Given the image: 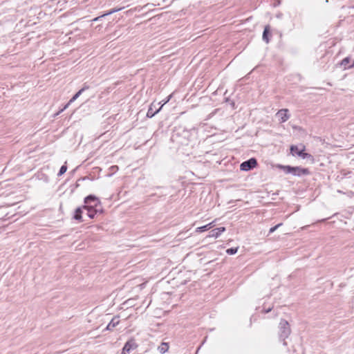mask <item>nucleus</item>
<instances>
[{
	"mask_svg": "<svg viewBox=\"0 0 354 354\" xmlns=\"http://www.w3.org/2000/svg\"><path fill=\"white\" fill-rule=\"evenodd\" d=\"M269 32H270V27L269 26H266L264 28V30H263V39L266 42V43H268L269 42V39H268V34H269Z\"/></svg>",
	"mask_w": 354,
	"mask_h": 354,
	"instance_id": "obj_15",
	"label": "nucleus"
},
{
	"mask_svg": "<svg viewBox=\"0 0 354 354\" xmlns=\"http://www.w3.org/2000/svg\"><path fill=\"white\" fill-rule=\"evenodd\" d=\"M121 9L122 8H113V9L110 10L109 11H108L107 12H106V15L107 16V15L113 14V13H115L116 12L120 11Z\"/></svg>",
	"mask_w": 354,
	"mask_h": 354,
	"instance_id": "obj_23",
	"label": "nucleus"
},
{
	"mask_svg": "<svg viewBox=\"0 0 354 354\" xmlns=\"http://www.w3.org/2000/svg\"><path fill=\"white\" fill-rule=\"evenodd\" d=\"M214 226L213 223H209L204 226L196 228V232H202L211 229Z\"/></svg>",
	"mask_w": 354,
	"mask_h": 354,
	"instance_id": "obj_13",
	"label": "nucleus"
},
{
	"mask_svg": "<svg viewBox=\"0 0 354 354\" xmlns=\"http://www.w3.org/2000/svg\"><path fill=\"white\" fill-rule=\"evenodd\" d=\"M350 58L349 57H345L344 59H342V62H341V65L343 66L344 67V68H347V65L349 64L350 62Z\"/></svg>",
	"mask_w": 354,
	"mask_h": 354,
	"instance_id": "obj_19",
	"label": "nucleus"
},
{
	"mask_svg": "<svg viewBox=\"0 0 354 354\" xmlns=\"http://www.w3.org/2000/svg\"><path fill=\"white\" fill-rule=\"evenodd\" d=\"M283 225L282 223H279L277 225H276L275 226L271 227L269 230V233L271 234V233H273L277 229H278L280 226H281Z\"/></svg>",
	"mask_w": 354,
	"mask_h": 354,
	"instance_id": "obj_22",
	"label": "nucleus"
},
{
	"mask_svg": "<svg viewBox=\"0 0 354 354\" xmlns=\"http://www.w3.org/2000/svg\"><path fill=\"white\" fill-rule=\"evenodd\" d=\"M102 209H97V213H102Z\"/></svg>",
	"mask_w": 354,
	"mask_h": 354,
	"instance_id": "obj_27",
	"label": "nucleus"
},
{
	"mask_svg": "<svg viewBox=\"0 0 354 354\" xmlns=\"http://www.w3.org/2000/svg\"><path fill=\"white\" fill-rule=\"evenodd\" d=\"M353 66H354V61H353V64L352 65H351V66H348V68H351V67H353Z\"/></svg>",
	"mask_w": 354,
	"mask_h": 354,
	"instance_id": "obj_28",
	"label": "nucleus"
},
{
	"mask_svg": "<svg viewBox=\"0 0 354 354\" xmlns=\"http://www.w3.org/2000/svg\"><path fill=\"white\" fill-rule=\"evenodd\" d=\"M310 171L306 168H301L299 167H293L292 174L297 176H301L309 174Z\"/></svg>",
	"mask_w": 354,
	"mask_h": 354,
	"instance_id": "obj_7",
	"label": "nucleus"
},
{
	"mask_svg": "<svg viewBox=\"0 0 354 354\" xmlns=\"http://www.w3.org/2000/svg\"><path fill=\"white\" fill-rule=\"evenodd\" d=\"M237 251H238L237 248H230L226 250V252L228 254L232 255V254H236L237 252Z\"/></svg>",
	"mask_w": 354,
	"mask_h": 354,
	"instance_id": "obj_18",
	"label": "nucleus"
},
{
	"mask_svg": "<svg viewBox=\"0 0 354 354\" xmlns=\"http://www.w3.org/2000/svg\"><path fill=\"white\" fill-rule=\"evenodd\" d=\"M279 167L286 174H292L293 167L290 165H279Z\"/></svg>",
	"mask_w": 354,
	"mask_h": 354,
	"instance_id": "obj_14",
	"label": "nucleus"
},
{
	"mask_svg": "<svg viewBox=\"0 0 354 354\" xmlns=\"http://www.w3.org/2000/svg\"><path fill=\"white\" fill-rule=\"evenodd\" d=\"M137 345L133 339L127 342L122 348V354H129L132 350L136 348Z\"/></svg>",
	"mask_w": 354,
	"mask_h": 354,
	"instance_id": "obj_5",
	"label": "nucleus"
},
{
	"mask_svg": "<svg viewBox=\"0 0 354 354\" xmlns=\"http://www.w3.org/2000/svg\"><path fill=\"white\" fill-rule=\"evenodd\" d=\"M120 323V320L118 317H114L111 320V322L106 326L105 330H112L115 326H117Z\"/></svg>",
	"mask_w": 354,
	"mask_h": 354,
	"instance_id": "obj_10",
	"label": "nucleus"
},
{
	"mask_svg": "<svg viewBox=\"0 0 354 354\" xmlns=\"http://www.w3.org/2000/svg\"><path fill=\"white\" fill-rule=\"evenodd\" d=\"M257 165V161L256 158H252L246 161L243 162L240 165V169L241 171H248L256 167Z\"/></svg>",
	"mask_w": 354,
	"mask_h": 354,
	"instance_id": "obj_3",
	"label": "nucleus"
},
{
	"mask_svg": "<svg viewBox=\"0 0 354 354\" xmlns=\"http://www.w3.org/2000/svg\"><path fill=\"white\" fill-rule=\"evenodd\" d=\"M225 231V227H220L216 229L212 230L209 234V237L218 238L222 232Z\"/></svg>",
	"mask_w": 354,
	"mask_h": 354,
	"instance_id": "obj_9",
	"label": "nucleus"
},
{
	"mask_svg": "<svg viewBox=\"0 0 354 354\" xmlns=\"http://www.w3.org/2000/svg\"><path fill=\"white\" fill-rule=\"evenodd\" d=\"M94 207H95V205H92L91 204H85L82 206L83 209H86L87 212H88V209H92Z\"/></svg>",
	"mask_w": 354,
	"mask_h": 354,
	"instance_id": "obj_21",
	"label": "nucleus"
},
{
	"mask_svg": "<svg viewBox=\"0 0 354 354\" xmlns=\"http://www.w3.org/2000/svg\"><path fill=\"white\" fill-rule=\"evenodd\" d=\"M272 308H268V309H264L263 310L264 313H268L269 312H270L272 310Z\"/></svg>",
	"mask_w": 354,
	"mask_h": 354,
	"instance_id": "obj_26",
	"label": "nucleus"
},
{
	"mask_svg": "<svg viewBox=\"0 0 354 354\" xmlns=\"http://www.w3.org/2000/svg\"><path fill=\"white\" fill-rule=\"evenodd\" d=\"M82 207H79L76 208L74 212L73 218L80 222L82 221Z\"/></svg>",
	"mask_w": 354,
	"mask_h": 354,
	"instance_id": "obj_11",
	"label": "nucleus"
},
{
	"mask_svg": "<svg viewBox=\"0 0 354 354\" xmlns=\"http://www.w3.org/2000/svg\"><path fill=\"white\" fill-rule=\"evenodd\" d=\"M288 110L286 109H284L279 110L277 113L276 115L278 117L280 122H285L286 121H287L289 119L290 115L288 114Z\"/></svg>",
	"mask_w": 354,
	"mask_h": 354,
	"instance_id": "obj_6",
	"label": "nucleus"
},
{
	"mask_svg": "<svg viewBox=\"0 0 354 354\" xmlns=\"http://www.w3.org/2000/svg\"><path fill=\"white\" fill-rule=\"evenodd\" d=\"M169 348V343L162 342L161 344L158 346V350L160 353L163 354L168 351Z\"/></svg>",
	"mask_w": 354,
	"mask_h": 354,
	"instance_id": "obj_12",
	"label": "nucleus"
},
{
	"mask_svg": "<svg viewBox=\"0 0 354 354\" xmlns=\"http://www.w3.org/2000/svg\"><path fill=\"white\" fill-rule=\"evenodd\" d=\"M89 86L87 85H84L79 91H77L73 97L69 100V102L64 106L63 109H62L59 111H58L57 113H55V116L58 115L61 112H62L64 110L67 109L71 103L74 102L75 100H77L79 96L85 91L88 89Z\"/></svg>",
	"mask_w": 354,
	"mask_h": 354,
	"instance_id": "obj_4",
	"label": "nucleus"
},
{
	"mask_svg": "<svg viewBox=\"0 0 354 354\" xmlns=\"http://www.w3.org/2000/svg\"><path fill=\"white\" fill-rule=\"evenodd\" d=\"M171 97V95H169L167 97V99H165V100L163 101V104L160 107L162 108L164 104H167L170 100Z\"/></svg>",
	"mask_w": 354,
	"mask_h": 354,
	"instance_id": "obj_25",
	"label": "nucleus"
},
{
	"mask_svg": "<svg viewBox=\"0 0 354 354\" xmlns=\"http://www.w3.org/2000/svg\"><path fill=\"white\" fill-rule=\"evenodd\" d=\"M161 109V107H160L158 109H157L156 111H153V109L151 108V106L149 107V109H148V111L147 113V116L148 118H152L157 113H158L160 111V110Z\"/></svg>",
	"mask_w": 354,
	"mask_h": 354,
	"instance_id": "obj_16",
	"label": "nucleus"
},
{
	"mask_svg": "<svg viewBox=\"0 0 354 354\" xmlns=\"http://www.w3.org/2000/svg\"><path fill=\"white\" fill-rule=\"evenodd\" d=\"M97 214V207H94L92 209H88V212H87V215L90 218H93Z\"/></svg>",
	"mask_w": 354,
	"mask_h": 354,
	"instance_id": "obj_17",
	"label": "nucleus"
},
{
	"mask_svg": "<svg viewBox=\"0 0 354 354\" xmlns=\"http://www.w3.org/2000/svg\"><path fill=\"white\" fill-rule=\"evenodd\" d=\"M305 151V146H302V148L301 149H299V147L296 145H291L290 147V152L292 154V156H298L299 157H301L303 159L309 158H311L312 156L310 153L304 152Z\"/></svg>",
	"mask_w": 354,
	"mask_h": 354,
	"instance_id": "obj_2",
	"label": "nucleus"
},
{
	"mask_svg": "<svg viewBox=\"0 0 354 354\" xmlns=\"http://www.w3.org/2000/svg\"><path fill=\"white\" fill-rule=\"evenodd\" d=\"M279 337L283 341V345H286V339L289 337L291 333L289 323L285 319H281L279 325Z\"/></svg>",
	"mask_w": 354,
	"mask_h": 354,
	"instance_id": "obj_1",
	"label": "nucleus"
},
{
	"mask_svg": "<svg viewBox=\"0 0 354 354\" xmlns=\"http://www.w3.org/2000/svg\"><path fill=\"white\" fill-rule=\"evenodd\" d=\"M66 170H67V166L65 165H62L57 174V176H61L66 171Z\"/></svg>",
	"mask_w": 354,
	"mask_h": 354,
	"instance_id": "obj_20",
	"label": "nucleus"
},
{
	"mask_svg": "<svg viewBox=\"0 0 354 354\" xmlns=\"http://www.w3.org/2000/svg\"><path fill=\"white\" fill-rule=\"evenodd\" d=\"M105 16H106V13H104V14H103V15H100L99 17H97L94 18L92 20V21H98L101 18H102V17H104Z\"/></svg>",
	"mask_w": 354,
	"mask_h": 354,
	"instance_id": "obj_24",
	"label": "nucleus"
},
{
	"mask_svg": "<svg viewBox=\"0 0 354 354\" xmlns=\"http://www.w3.org/2000/svg\"><path fill=\"white\" fill-rule=\"evenodd\" d=\"M84 204H91L93 203L95 207H97L98 204H100L99 199L94 195H88L84 198Z\"/></svg>",
	"mask_w": 354,
	"mask_h": 354,
	"instance_id": "obj_8",
	"label": "nucleus"
}]
</instances>
